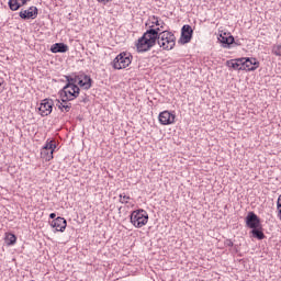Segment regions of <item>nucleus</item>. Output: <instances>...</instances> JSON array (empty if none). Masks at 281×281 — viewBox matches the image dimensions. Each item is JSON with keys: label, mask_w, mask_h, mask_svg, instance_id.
Listing matches in <instances>:
<instances>
[{"label": "nucleus", "mask_w": 281, "mask_h": 281, "mask_svg": "<svg viewBox=\"0 0 281 281\" xmlns=\"http://www.w3.org/2000/svg\"><path fill=\"white\" fill-rule=\"evenodd\" d=\"M154 30L157 31L156 41L161 49H166L167 52H170V49H175V45H177V37L172 32L161 31V29L159 27Z\"/></svg>", "instance_id": "f257e3e1"}, {"label": "nucleus", "mask_w": 281, "mask_h": 281, "mask_svg": "<svg viewBox=\"0 0 281 281\" xmlns=\"http://www.w3.org/2000/svg\"><path fill=\"white\" fill-rule=\"evenodd\" d=\"M155 43H157V30L150 29L138 38L136 49L137 52H148L150 47H155Z\"/></svg>", "instance_id": "f03ea898"}, {"label": "nucleus", "mask_w": 281, "mask_h": 281, "mask_svg": "<svg viewBox=\"0 0 281 281\" xmlns=\"http://www.w3.org/2000/svg\"><path fill=\"white\" fill-rule=\"evenodd\" d=\"M130 222L137 229H142L144 225L148 224V212H146L144 209L133 211L130 216Z\"/></svg>", "instance_id": "7ed1b4c3"}, {"label": "nucleus", "mask_w": 281, "mask_h": 281, "mask_svg": "<svg viewBox=\"0 0 281 281\" xmlns=\"http://www.w3.org/2000/svg\"><path fill=\"white\" fill-rule=\"evenodd\" d=\"M61 102H71V100H76L78 95H80V88L75 85H66L59 91Z\"/></svg>", "instance_id": "20e7f679"}, {"label": "nucleus", "mask_w": 281, "mask_h": 281, "mask_svg": "<svg viewBox=\"0 0 281 281\" xmlns=\"http://www.w3.org/2000/svg\"><path fill=\"white\" fill-rule=\"evenodd\" d=\"M131 65V54L121 53L113 60L114 69H126Z\"/></svg>", "instance_id": "39448f33"}, {"label": "nucleus", "mask_w": 281, "mask_h": 281, "mask_svg": "<svg viewBox=\"0 0 281 281\" xmlns=\"http://www.w3.org/2000/svg\"><path fill=\"white\" fill-rule=\"evenodd\" d=\"M54 108V101L49 99H44L38 108V113L42 117H47L52 114V109Z\"/></svg>", "instance_id": "423d86ee"}, {"label": "nucleus", "mask_w": 281, "mask_h": 281, "mask_svg": "<svg viewBox=\"0 0 281 281\" xmlns=\"http://www.w3.org/2000/svg\"><path fill=\"white\" fill-rule=\"evenodd\" d=\"M176 115L170 113L169 111L160 112L158 120L162 126H168L170 124H175Z\"/></svg>", "instance_id": "0eeeda50"}, {"label": "nucleus", "mask_w": 281, "mask_h": 281, "mask_svg": "<svg viewBox=\"0 0 281 281\" xmlns=\"http://www.w3.org/2000/svg\"><path fill=\"white\" fill-rule=\"evenodd\" d=\"M246 225L250 229H258L260 227V218H258V215H256V213L250 212L246 216Z\"/></svg>", "instance_id": "6e6552de"}, {"label": "nucleus", "mask_w": 281, "mask_h": 281, "mask_svg": "<svg viewBox=\"0 0 281 281\" xmlns=\"http://www.w3.org/2000/svg\"><path fill=\"white\" fill-rule=\"evenodd\" d=\"M241 65L244 67V71H256L259 63L256 60V58H241Z\"/></svg>", "instance_id": "1a4fd4ad"}, {"label": "nucleus", "mask_w": 281, "mask_h": 281, "mask_svg": "<svg viewBox=\"0 0 281 281\" xmlns=\"http://www.w3.org/2000/svg\"><path fill=\"white\" fill-rule=\"evenodd\" d=\"M38 16V8L30 7L26 10L20 11V18L27 20V19H36Z\"/></svg>", "instance_id": "9d476101"}, {"label": "nucleus", "mask_w": 281, "mask_h": 281, "mask_svg": "<svg viewBox=\"0 0 281 281\" xmlns=\"http://www.w3.org/2000/svg\"><path fill=\"white\" fill-rule=\"evenodd\" d=\"M192 26L190 25H183L182 26V33H181V37L180 41L181 43H183V45H186V43H190V41H192Z\"/></svg>", "instance_id": "9b49d317"}, {"label": "nucleus", "mask_w": 281, "mask_h": 281, "mask_svg": "<svg viewBox=\"0 0 281 281\" xmlns=\"http://www.w3.org/2000/svg\"><path fill=\"white\" fill-rule=\"evenodd\" d=\"M52 227H54L56 232H65V229H67V220H65V217H56L52 222Z\"/></svg>", "instance_id": "f8f14e48"}, {"label": "nucleus", "mask_w": 281, "mask_h": 281, "mask_svg": "<svg viewBox=\"0 0 281 281\" xmlns=\"http://www.w3.org/2000/svg\"><path fill=\"white\" fill-rule=\"evenodd\" d=\"M50 52L53 54H65L69 52V46H67L65 43H56L52 45Z\"/></svg>", "instance_id": "ddd939ff"}, {"label": "nucleus", "mask_w": 281, "mask_h": 281, "mask_svg": "<svg viewBox=\"0 0 281 281\" xmlns=\"http://www.w3.org/2000/svg\"><path fill=\"white\" fill-rule=\"evenodd\" d=\"M226 65L236 71H245V67H243V59H231L226 61Z\"/></svg>", "instance_id": "4468645a"}, {"label": "nucleus", "mask_w": 281, "mask_h": 281, "mask_svg": "<svg viewBox=\"0 0 281 281\" xmlns=\"http://www.w3.org/2000/svg\"><path fill=\"white\" fill-rule=\"evenodd\" d=\"M220 43H223V47H228L234 43V36L229 33H221L218 37Z\"/></svg>", "instance_id": "2eb2a0df"}, {"label": "nucleus", "mask_w": 281, "mask_h": 281, "mask_svg": "<svg viewBox=\"0 0 281 281\" xmlns=\"http://www.w3.org/2000/svg\"><path fill=\"white\" fill-rule=\"evenodd\" d=\"M79 87L82 89H91V77L85 75V76H79V81H78Z\"/></svg>", "instance_id": "dca6fc26"}, {"label": "nucleus", "mask_w": 281, "mask_h": 281, "mask_svg": "<svg viewBox=\"0 0 281 281\" xmlns=\"http://www.w3.org/2000/svg\"><path fill=\"white\" fill-rule=\"evenodd\" d=\"M41 158L44 159L45 161H52V159H54V151L42 149Z\"/></svg>", "instance_id": "f3484780"}, {"label": "nucleus", "mask_w": 281, "mask_h": 281, "mask_svg": "<svg viewBox=\"0 0 281 281\" xmlns=\"http://www.w3.org/2000/svg\"><path fill=\"white\" fill-rule=\"evenodd\" d=\"M250 234L252 235V238H257V240H263L265 233L260 228H252Z\"/></svg>", "instance_id": "a211bd4d"}, {"label": "nucleus", "mask_w": 281, "mask_h": 281, "mask_svg": "<svg viewBox=\"0 0 281 281\" xmlns=\"http://www.w3.org/2000/svg\"><path fill=\"white\" fill-rule=\"evenodd\" d=\"M4 243L8 246L15 245L16 244V235H14L12 233L7 234L4 237Z\"/></svg>", "instance_id": "6ab92c4d"}, {"label": "nucleus", "mask_w": 281, "mask_h": 281, "mask_svg": "<svg viewBox=\"0 0 281 281\" xmlns=\"http://www.w3.org/2000/svg\"><path fill=\"white\" fill-rule=\"evenodd\" d=\"M21 5H23V2L20 0H9V8L13 12L19 10V8H21Z\"/></svg>", "instance_id": "aec40b11"}, {"label": "nucleus", "mask_w": 281, "mask_h": 281, "mask_svg": "<svg viewBox=\"0 0 281 281\" xmlns=\"http://www.w3.org/2000/svg\"><path fill=\"white\" fill-rule=\"evenodd\" d=\"M67 102L68 101L66 102L58 101L57 106L59 110L65 111L66 113H69V111H71V103H67Z\"/></svg>", "instance_id": "412c9836"}, {"label": "nucleus", "mask_w": 281, "mask_h": 281, "mask_svg": "<svg viewBox=\"0 0 281 281\" xmlns=\"http://www.w3.org/2000/svg\"><path fill=\"white\" fill-rule=\"evenodd\" d=\"M42 150H48L54 153V150H56V144L54 143V140H47Z\"/></svg>", "instance_id": "4be33fe9"}, {"label": "nucleus", "mask_w": 281, "mask_h": 281, "mask_svg": "<svg viewBox=\"0 0 281 281\" xmlns=\"http://www.w3.org/2000/svg\"><path fill=\"white\" fill-rule=\"evenodd\" d=\"M67 83L66 85H74L75 87H78L79 76L76 77H66Z\"/></svg>", "instance_id": "5701e85b"}, {"label": "nucleus", "mask_w": 281, "mask_h": 281, "mask_svg": "<svg viewBox=\"0 0 281 281\" xmlns=\"http://www.w3.org/2000/svg\"><path fill=\"white\" fill-rule=\"evenodd\" d=\"M151 23H153L154 25L160 26V27H159L160 32H164V31H162V29H164V22L160 23V22H159V18H157V16L154 15V16L151 18Z\"/></svg>", "instance_id": "b1692460"}, {"label": "nucleus", "mask_w": 281, "mask_h": 281, "mask_svg": "<svg viewBox=\"0 0 281 281\" xmlns=\"http://www.w3.org/2000/svg\"><path fill=\"white\" fill-rule=\"evenodd\" d=\"M272 54H274V56H281V44L272 47Z\"/></svg>", "instance_id": "393cba45"}, {"label": "nucleus", "mask_w": 281, "mask_h": 281, "mask_svg": "<svg viewBox=\"0 0 281 281\" xmlns=\"http://www.w3.org/2000/svg\"><path fill=\"white\" fill-rule=\"evenodd\" d=\"M128 201H131V196L126 195V194H120V203H128Z\"/></svg>", "instance_id": "a878e982"}, {"label": "nucleus", "mask_w": 281, "mask_h": 281, "mask_svg": "<svg viewBox=\"0 0 281 281\" xmlns=\"http://www.w3.org/2000/svg\"><path fill=\"white\" fill-rule=\"evenodd\" d=\"M225 245L226 247H234V241H232V239H226Z\"/></svg>", "instance_id": "bb28decb"}, {"label": "nucleus", "mask_w": 281, "mask_h": 281, "mask_svg": "<svg viewBox=\"0 0 281 281\" xmlns=\"http://www.w3.org/2000/svg\"><path fill=\"white\" fill-rule=\"evenodd\" d=\"M99 1V3H109V1H111V0H98Z\"/></svg>", "instance_id": "cd10ccee"}, {"label": "nucleus", "mask_w": 281, "mask_h": 281, "mask_svg": "<svg viewBox=\"0 0 281 281\" xmlns=\"http://www.w3.org/2000/svg\"><path fill=\"white\" fill-rule=\"evenodd\" d=\"M49 218H56V213H50Z\"/></svg>", "instance_id": "c85d7f7f"}, {"label": "nucleus", "mask_w": 281, "mask_h": 281, "mask_svg": "<svg viewBox=\"0 0 281 281\" xmlns=\"http://www.w3.org/2000/svg\"><path fill=\"white\" fill-rule=\"evenodd\" d=\"M2 82L0 81V87H1Z\"/></svg>", "instance_id": "c756f323"}]
</instances>
